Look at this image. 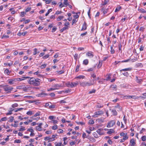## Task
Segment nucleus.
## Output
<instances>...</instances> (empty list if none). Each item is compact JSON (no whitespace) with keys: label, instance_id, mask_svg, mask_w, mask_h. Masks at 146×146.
<instances>
[{"label":"nucleus","instance_id":"nucleus-1","mask_svg":"<svg viewBox=\"0 0 146 146\" xmlns=\"http://www.w3.org/2000/svg\"><path fill=\"white\" fill-rule=\"evenodd\" d=\"M40 81L41 80L40 79L38 78L35 79L34 77H31L28 80V82L30 84L35 86H39L40 84Z\"/></svg>","mask_w":146,"mask_h":146},{"label":"nucleus","instance_id":"nucleus-2","mask_svg":"<svg viewBox=\"0 0 146 146\" xmlns=\"http://www.w3.org/2000/svg\"><path fill=\"white\" fill-rule=\"evenodd\" d=\"M13 89V87H10L8 86H5L3 87L4 90L7 92V93H10L11 92V91Z\"/></svg>","mask_w":146,"mask_h":146},{"label":"nucleus","instance_id":"nucleus-3","mask_svg":"<svg viewBox=\"0 0 146 146\" xmlns=\"http://www.w3.org/2000/svg\"><path fill=\"white\" fill-rule=\"evenodd\" d=\"M115 120H111L108 123L107 127L108 128L112 127L115 125Z\"/></svg>","mask_w":146,"mask_h":146},{"label":"nucleus","instance_id":"nucleus-4","mask_svg":"<svg viewBox=\"0 0 146 146\" xmlns=\"http://www.w3.org/2000/svg\"><path fill=\"white\" fill-rule=\"evenodd\" d=\"M103 112L102 111H99L95 112L94 115H93L92 116L94 117H98L97 115H102L103 114Z\"/></svg>","mask_w":146,"mask_h":146},{"label":"nucleus","instance_id":"nucleus-5","mask_svg":"<svg viewBox=\"0 0 146 146\" xmlns=\"http://www.w3.org/2000/svg\"><path fill=\"white\" fill-rule=\"evenodd\" d=\"M80 14V12H78L76 13L74 12V17L75 19H77L79 17V15Z\"/></svg>","mask_w":146,"mask_h":146},{"label":"nucleus","instance_id":"nucleus-6","mask_svg":"<svg viewBox=\"0 0 146 146\" xmlns=\"http://www.w3.org/2000/svg\"><path fill=\"white\" fill-rule=\"evenodd\" d=\"M16 82V78H12L9 80V83L10 84H12Z\"/></svg>","mask_w":146,"mask_h":146},{"label":"nucleus","instance_id":"nucleus-7","mask_svg":"<svg viewBox=\"0 0 146 146\" xmlns=\"http://www.w3.org/2000/svg\"><path fill=\"white\" fill-rule=\"evenodd\" d=\"M86 55L90 58H92L94 56L93 52H87L86 54Z\"/></svg>","mask_w":146,"mask_h":146},{"label":"nucleus","instance_id":"nucleus-8","mask_svg":"<svg viewBox=\"0 0 146 146\" xmlns=\"http://www.w3.org/2000/svg\"><path fill=\"white\" fill-rule=\"evenodd\" d=\"M86 23L85 22L83 24L82 28L81 29V31H84L86 29Z\"/></svg>","mask_w":146,"mask_h":146},{"label":"nucleus","instance_id":"nucleus-9","mask_svg":"<svg viewBox=\"0 0 146 146\" xmlns=\"http://www.w3.org/2000/svg\"><path fill=\"white\" fill-rule=\"evenodd\" d=\"M66 85L69 87H73V84L72 82H67L66 83Z\"/></svg>","mask_w":146,"mask_h":146},{"label":"nucleus","instance_id":"nucleus-10","mask_svg":"<svg viewBox=\"0 0 146 146\" xmlns=\"http://www.w3.org/2000/svg\"><path fill=\"white\" fill-rule=\"evenodd\" d=\"M129 60V59H128L127 60H125L122 61H115V64H117L119 62H127Z\"/></svg>","mask_w":146,"mask_h":146},{"label":"nucleus","instance_id":"nucleus-11","mask_svg":"<svg viewBox=\"0 0 146 146\" xmlns=\"http://www.w3.org/2000/svg\"><path fill=\"white\" fill-rule=\"evenodd\" d=\"M132 68H125L123 69H121L120 70V72L122 71H130L132 70Z\"/></svg>","mask_w":146,"mask_h":146},{"label":"nucleus","instance_id":"nucleus-12","mask_svg":"<svg viewBox=\"0 0 146 146\" xmlns=\"http://www.w3.org/2000/svg\"><path fill=\"white\" fill-rule=\"evenodd\" d=\"M135 79L136 80V81L138 83L140 84L142 82V80L140 78L139 79L137 76L135 77Z\"/></svg>","mask_w":146,"mask_h":146},{"label":"nucleus","instance_id":"nucleus-13","mask_svg":"<svg viewBox=\"0 0 146 146\" xmlns=\"http://www.w3.org/2000/svg\"><path fill=\"white\" fill-rule=\"evenodd\" d=\"M96 80V79H93V82L91 83L86 82V86H91L92 85H93L95 83L94 81Z\"/></svg>","mask_w":146,"mask_h":146},{"label":"nucleus","instance_id":"nucleus-14","mask_svg":"<svg viewBox=\"0 0 146 146\" xmlns=\"http://www.w3.org/2000/svg\"><path fill=\"white\" fill-rule=\"evenodd\" d=\"M109 1V0H102V5H105Z\"/></svg>","mask_w":146,"mask_h":146},{"label":"nucleus","instance_id":"nucleus-15","mask_svg":"<svg viewBox=\"0 0 146 146\" xmlns=\"http://www.w3.org/2000/svg\"><path fill=\"white\" fill-rule=\"evenodd\" d=\"M115 108L117 109V111H120L121 110L122 107L119 105L115 106Z\"/></svg>","mask_w":146,"mask_h":146},{"label":"nucleus","instance_id":"nucleus-16","mask_svg":"<svg viewBox=\"0 0 146 146\" xmlns=\"http://www.w3.org/2000/svg\"><path fill=\"white\" fill-rule=\"evenodd\" d=\"M48 95V94L46 93H44L43 92H42L38 94V96L40 97H44L45 96H46Z\"/></svg>","mask_w":146,"mask_h":146},{"label":"nucleus","instance_id":"nucleus-17","mask_svg":"<svg viewBox=\"0 0 146 146\" xmlns=\"http://www.w3.org/2000/svg\"><path fill=\"white\" fill-rule=\"evenodd\" d=\"M140 97L141 98H143L144 97L142 96L138 97L137 96H131L130 98H133L134 99H136L139 98Z\"/></svg>","mask_w":146,"mask_h":146},{"label":"nucleus","instance_id":"nucleus-18","mask_svg":"<svg viewBox=\"0 0 146 146\" xmlns=\"http://www.w3.org/2000/svg\"><path fill=\"white\" fill-rule=\"evenodd\" d=\"M27 33V31L23 33H21L20 32H19L17 33V35L18 36H21V35H22L23 36L25 35Z\"/></svg>","mask_w":146,"mask_h":146},{"label":"nucleus","instance_id":"nucleus-19","mask_svg":"<svg viewBox=\"0 0 146 146\" xmlns=\"http://www.w3.org/2000/svg\"><path fill=\"white\" fill-rule=\"evenodd\" d=\"M50 139H52V138H50L49 137H46L44 138V140L45 141L48 140V142H49L50 141H52L54 140V139H52V140H50Z\"/></svg>","mask_w":146,"mask_h":146},{"label":"nucleus","instance_id":"nucleus-20","mask_svg":"<svg viewBox=\"0 0 146 146\" xmlns=\"http://www.w3.org/2000/svg\"><path fill=\"white\" fill-rule=\"evenodd\" d=\"M113 44L110 47L111 50L110 52L112 54H113L115 52V51L114 49H113Z\"/></svg>","mask_w":146,"mask_h":146},{"label":"nucleus","instance_id":"nucleus-21","mask_svg":"<svg viewBox=\"0 0 146 146\" xmlns=\"http://www.w3.org/2000/svg\"><path fill=\"white\" fill-rule=\"evenodd\" d=\"M102 11H103V13L104 14H106L108 11V9H105L104 7L102 8Z\"/></svg>","mask_w":146,"mask_h":146},{"label":"nucleus","instance_id":"nucleus-22","mask_svg":"<svg viewBox=\"0 0 146 146\" xmlns=\"http://www.w3.org/2000/svg\"><path fill=\"white\" fill-rule=\"evenodd\" d=\"M111 112L112 113V114L113 115H117V112L115 110H112L111 111Z\"/></svg>","mask_w":146,"mask_h":146},{"label":"nucleus","instance_id":"nucleus-23","mask_svg":"<svg viewBox=\"0 0 146 146\" xmlns=\"http://www.w3.org/2000/svg\"><path fill=\"white\" fill-rule=\"evenodd\" d=\"M121 7L120 6H119L116 7L115 10V12H116L119 11L120 9H121Z\"/></svg>","mask_w":146,"mask_h":146},{"label":"nucleus","instance_id":"nucleus-24","mask_svg":"<svg viewBox=\"0 0 146 146\" xmlns=\"http://www.w3.org/2000/svg\"><path fill=\"white\" fill-rule=\"evenodd\" d=\"M34 74L39 76H42V75L39 74V72L37 71L33 73Z\"/></svg>","mask_w":146,"mask_h":146},{"label":"nucleus","instance_id":"nucleus-25","mask_svg":"<svg viewBox=\"0 0 146 146\" xmlns=\"http://www.w3.org/2000/svg\"><path fill=\"white\" fill-rule=\"evenodd\" d=\"M89 62L88 59H85L83 61V64L85 65H87L88 63Z\"/></svg>","mask_w":146,"mask_h":146},{"label":"nucleus","instance_id":"nucleus-26","mask_svg":"<svg viewBox=\"0 0 146 146\" xmlns=\"http://www.w3.org/2000/svg\"><path fill=\"white\" fill-rule=\"evenodd\" d=\"M64 16H60L57 18V20L58 21H59L62 19L64 18Z\"/></svg>","mask_w":146,"mask_h":146},{"label":"nucleus","instance_id":"nucleus-27","mask_svg":"<svg viewBox=\"0 0 146 146\" xmlns=\"http://www.w3.org/2000/svg\"><path fill=\"white\" fill-rule=\"evenodd\" d=\"M60 86L58 84H55L52 86V87L53 88H58L60 87Z\"/></svg>","mask_w":146,"mask_h":146},{"label":"nucleus","instance_id":"nucleus-28","mask_svg":"<svg viewBox=\"0 0 146 146\" xmlns=\"http://www.w3.org/2000/svg\"><path fill=\"white\" fill-rule=\"evenodd\" d=\"M114 132V131L113 129H110V130L107 132V133L109 134H111L112 133Z\"/></svg>","mask_w":146,"mask_h":146},{"label":"nucleus","instance_id":"nucleus-29","mask_svg":"<svg viewBox=\"0 0 146 146\" xmlns=\"http://www.w3.org/2000/svg\"><path fill=\"white\" fill-rule=\"evenodd\" d=\"M139 11L142 13H146V11H145L144 9L142 8H140L138 9Z\"/></svg>","mask_w":146,"mask_h":146},{"label":"nucleus","instance_id":"nucleus-30","mask_svg":"<svg viewBox=\"0 0 146 146\" xmlns=\"http://www.w3.org/2000/svg\"><path fill=\"white\" fill-rule=\"evenodd\" d=\"M111 74H109L107 75L106 76V80H108L110 79L111 78Z\"/></svg>","mask_w":146,"mask_h":146},{"label":"nucleus","instance_id":"nucleus-31","mask_svg":"<svg viewBox=\"0 0 146 146\" xmlns=\"http://www.w3.org/2000/svg\"><path fill=\"white\" fill-rule=\"evenodd\" d=\"M10 72H9V70L7 69H6L4 71V73L5 74H7V75H9L10 73Z\"/></svg>","mask_w":146,"mask_h":146},{"label":"nucleus","instance_id":"nucleus-32","mask_svg":"<svg viewBox=\"0 0 146 146\" xmlns=\"http://www.w3.org/2000/svg\"><path fill=\"white\" fill-rule=\"evenodd\" d=\"M130 97H131V96L125 95V96H123V98L128 99H131Z\"/></svg>","mask_w":146,"mask_h":146},{"label":"nucleus","instance_id":"nucleus-33","mask_svg":"<svg viewBox=\"0 0 146 146\" xmlns=\"http://www.w3.org/2000/svg\"><path fill=\"white\" fill-rule=\"evenodd\" d=\"M130 143L131 144V145H135V143L134 141V139H132L130 141Z\"/></svg>","mask_w":146,"mask_h":146},{"label":"nucleus","instance_id":"nucleus-34","mask_svg":"<svg viewBox=\"0 0 146 146\" xmlns=\"http://www.w3.org/2000/svg\"><path fill=\"white\" fill-rule=\"evenodd\" d=\"M9 119L8 120V121L9 122H12L14 120V117L12 116H11L10 117Z\"/></svg>","mask_w":146,"mask_h":146},{"label":"nucleus","instance_id":"nucleus-35","mask_svg":"<svg viewBox=\"0 0 146 146\" xmlns=\"http://www.w3.org/2000/svg\"><path fill=\"white\" fill-rule=\"evenodd\" d=\"M68 29V27H63L62 29H61L60 30V31L61 32H62L64 30Z\"/></svg>","mask_w":146,"mask_h":146},{"label":"nucleus","instance_id":"nucleus-36","mask_svg":"<svg viewBox=\"0 0 146 146\" xmlns=\"http://www.w3.org/2000/svg\"><path fill=\"white\" fill-rule=\"evenodd\" d=\"M85 77L83 76L80 75L76 77L75 78L76 79H81V78H84Z\"/></svg>","mask_w":146,"mask_h":146},{"label":"nucleus","instance_id":"nucleus-37","mask_svg":"<svg viewBox=\"0 0 146 146\" xmlns=\"http://www.w3.org/2000/svg\"><path fill=\"white\" fill-rule=\"evenodd\" d=\"M58 88H53H53H50L49 89H48L47 90V91H53V90H55L56 89H58Z\"/></svg>","mask_w":146,"mask_h":146},{"label":"nucleus","instance_id":"nucleus-38","mask_svg":"<svg viewBox=\"0 0 146 146\" xmlns=\"http://www.w3.org/2000/svg\"><path fill=\"white\" fill-rule=\"evenodd\" d=\"M128 138V137L127 135V134H126L125 135H124L123 137V140L125 141V140L127 139Z\"/></svg>","mask_w":146,"mask_h":146},{"label":"nucleus","instance_id":"nucleus-39","mask_svg":"<svg viewBox=\"0 0 146 146\" xmlns=\"http://www.w3.org/2000/svg\"><path fill=\"white\" fill-rule=\"evenodd\" d=\"M93 135L94 136V137L96 138H98V134L96 132H94L93 133Z\"/></svg>","mask_w":146,"mask_h":146},{"label":"nucleus","instance_id":"nucleus-40","mask_svg":"<svg viewBox=\"0 0 146 146\" xmlns=\"http://www.w3.org/2000/svg\"><path fill=\"white\" fill-rule=\"evenodd\" d=\"M43 1H45L46 3L47 4H49L52 1L51 0H43Z\"/></svg>","mask_w":146,"mask_h":146},{"label":"nucleus","instance_id":"nucleus-41","mask_svg":"<svg viewBox=\"0 0 146 146\" xmlns=\"http://www.w3.org/2000/svg\"><path fill=\"white\" fill-rule=\"evenodd\" d=\"M86 82H82L80 84V85L81 86L84 87L86 86Z\"/></svg>","mask_w":146,"mask_h":146},{"label":"nucleus","instance_id":"nucleus-42","mask_svg":"<svg viewBox=\"0 0 146 146\" xmlns=\"http://www.w3.org/2000/svg\"><path fill=\"white\" fill-rule=\"evenodd\" d=\"M18 106V104L17 103H15L12 105V107L13 108L17 107Z\"/></svg>","mask_w":146,"mask_h":146},{"label":"nucleus","instance_id":"nucleus-43","mask_svg":"<svg viewBox=\"0 0 146 146\" xmlns=\"http://www.w3.org/2000/svg\"><path fill=\"white\" fill-rule=\"evenodd\" d=\"M52 11V9H50L49 10H48L47 11V12L46 14H45V16H47L48 14L49 13L51 12Z\"/></svg>","mask_w":146,"mask_h":146},{"label":"nucleus","instance_id":"nucleus-44","mask_svg":"<svg viewBox=\"0 0 146 146\" xmlns=\"http://www.w3.org/2000/svg\"><path fill=\"white\" fill-rule=\"evenodd\" d=\"M90 124H93L94 123V121L93 120H90L88 122Z\"/></svg>","mask_w":146,"mask_h":146},{"label":"nucleus","instance_id":"nucleus-45","mask_svg":"<svg viewBox=\"0 0 146 146\" xmlns=\"http://www.w3.org/2000/svg\"><path fill=\"white\" fill-rule=\"evenodd\" d=\"M46 64H43L42 65L40 66V67L42 69H43V68H45L46 66Z\"/></svg>","mask_w":146,"mask_h":146},{"label":"nucleus","instance_id":"nucleus-46","mask_svg":"<svg viewBox=\"0 0 146 146\" xmlns=\"http://www.w3.org/2000/svg\"><path fill=\"white\" fill-rule=\"evenodd\" d=\"M25 80V79H24V78H23V77H22V78H16V81H22L23 80Z\"/></svg>","mask_w":146,"mask_h":146},{"label":"nucleus","instance_id":"nucleus-47","mask_svg":"<svg viewBox=\"0 0 146 146\" xmlns=\"http://www.w3.org/2000/svg\"><path fill=\"white\" fill-rule=\"evenodd\" d=\"M142 140L143 141H145L146 140V136L144 135L141 137Z\"/></svg>","mask_w":146,"mask_h":146},{"label":"nucleus","instance_id":"nucleus-48","mask_svg":"<svg viewBox=\"0 0 146 146\" xmlns=\"http://www.w3.org/2000/svg\"><path fill=\"white\" fill-rule=\"evenodd\" d=\"M36 129L38 131H40L41 130V127L39 126H36Z\"/></svg>","mask_w":146,"mask_h":146},{"label":"nucleus","instance_id":"nucleus-49","mask_svg":"<svg viewBox=\"0 0 146 146\" xmlns=\"http://www.w3.org/2000/svg\"><path fill=\"white\" fill-rule=\"evenodd\" d=\"M70 91H71L70 90H64V91H62V92H63L64 93H69V92H70Z\"/></svg>","mask_w":146,"mask_h":146},{"label":"nucleus","instance_id":"nucleus-50","mask_svg":"<svg viewBox=\"0 0 146 146\" xmlns=\"http://www.w3.org/2000/svg\"><path fill=\"white\" fill-rule=\"evenodd\" d=\"M96 92V90L94 89H93L92 90L90 91L89 92V94H92L93 93H94Z\"/></svg>","mask_w":146,"mask_h":146},{"label":"nucleus","instance_id":"nucleus-51","mask_svg":"<svg viewBox=\"0 0 146 146\" xmlns=\"http://www.w3.org/2000/svg\"><path fill=\"white\" fill-rule=\"evenodd\" d=\"M40 112H38L36 113L35 114H34V116L36 117L37 116H39L40 115Z\"/></svg>","mask_w":146,"mask_h":146},{"label":"nucleus","instance_id":"nucleus-52","mask_svg":"<svg viewBox=\"0 0 146 146\" xmlns=\"http://www.w3.org/2000/svg\"><path fill=\"white\" fill-rule=\"evenodd\" d=\"M67 0H64V4L65 7H66L67 5Z\"/></svg>","mask_w":146,"mask_h":146},{"label":"nucleus","instance_id":"nucleus-53","mask_svg":"<svg viewBox=\"0 0 146 146\" xmlns=\"http://www.w3.org/2000/svg\"><path fill=\"white\" fill-rule=\"evenodd\" d=\"M32 114V111H29L27 113V114L29 115H31Z\"/></svg>","mask_w":146,"mask_h":146},{"label":"nucleus","instance_id":"nucleus-54","mask_svg":"<svg viewBox=\"0 0 146 146\" xmlns=\"http://www.w3.org/2000/svg\"><path fill=\"white\" fill-rule=\"evenodd\" d=\"M27 131L30 132H33L34 131L32 129V128L28 129H27Z\"/></svg>","mask_w":146,"mask_h":146},{"label":"nucleus","instance_id":"nucleus-55","mask_svg":"<svg viewBox=\"0 0 146 146\" xmlns=\"http://www.w3.org/2000/svg\"><path fill=\"white\" fill-rule=\"evenodd\" d=\"M124 76H127L129 75V73L127 72H125L122 73Z\"/></svg>","mask_w":146,"mask_h":146},{"label":"nucleus","instance_id":"nucleus-56","mask_svg":"<svg viewBox=\"0 0 146 146\" xmlns=\"http://www.w3.org/2000/svg\"><path fill=\"white\" fill-rule=\"evenodd\" d=\"M70 25V23L69 22H66L64 23V25L65 27H68Z\"/></svg>","mask_w":146,"mask_h":146},{"label":"nucleus","instance_id":"nucleus-57","mask_svg":"<svg viewBox=\"0 0 146 146\" xmlns=\"http://www.w3.org/2000/svg\"><path fill=\"white\" fill-rule=\"evenodd\" d=\"M49 56V55L48 54H47L44 56L42 58L44 59H45L48 58Z\"/></svg>","mask_w":146,"mask_h":146},{"label":"nucleus","instance_id":"nucleus-58","mask_svg":"<svg viewBox=\"0 0 146 146\" xmlns=\"http://www.w3.org/2000/svg\"><path fill=\"white\" fill-rule=\"evenodd\" d=\"M57 72L59 74H60L64 73V71L63 70H61L60 71H57Z\"/></svg>","mask_w":146,"mask_h":146},{"label":"nucleus","instance_id":"nucleus-59","mask_svg":"<svg viewBox=\"0 0 146 146\" xmlns=\"http://www.w3.org/2000/svg\"><path fill=\"white\" fill-rule=\"evenodd\" d=\"M34 52L33 54L34 55H35L37 53V49L36 48H34Z\"/></svg>","mask_w":146,"mask_h":146},{"label":"nucleus","instance_id":"nucleus-60","mask_svg":"<svg viewBox=\"0 0 146 146\" xmlns=\"http://www.w3.org/2000/svg\"><path fill=\"white\" fill-rule=\"evenodd\" d=\"M57 128V126L56 125H54L52 127V129L53 130H56Z\"/></svg>","mask_w":146,"mask_h":146},{"label":"nucleus","instance_id":"nucleus-61","mask_svg":"<svg viewBox=\"0 0 146 146\" xmlns=\"http://www.w3.org/2000/svg\"><path fill=\"white\" fill-rule=\"evenodd\" d=\"M7 120V118L6 117H3L1 119V120L2 121H6Z\"/></svg>","mask_w":146,"mask_h":146},{"label":"nucleus","instance_id":"nucleus-62","mask_svg":"<svg viewBox=\"0 0 146 146\" xmlns=\"http://www.w3.org/2000/svg\"><path fill=\"white\" fill-rule=\"evenodd\" d=\"M82 137L83 138H84V139L85 138H87V137L86 135V134L84 133H83L82 134Z\"/></svg>","mask_w":146,"mask_h":146},{"label":"nucleus","instance_id":"nucleus-63","mask_svg":"<svg viewBox=\"0 0 146 146\" xmlns=\"http://www.w3.org/2000/svg\"><path fill=\"white\" fill-rule=\"evenodd\" d=\"M145 29V28L143 27H141L140 28L139 30L140 31H144V29Z\"/></svg>","mask_w":146,"mask_h":146},{"label":"nucleus","instance_id":"nucleus-64","mask_svg":"<svg viewBox=\"0 0 146 146\" xmlns=\"http://www.w3.org/2000/svg\"><path fill=\"white\" fill-rule=\"evenodd\" d=\"M25 14V13L23 11L21 12V15L20 16L21 17H23L24 16V14Z\"/></svg>","mask_w":146,"mask_h":146}]
</instances>
